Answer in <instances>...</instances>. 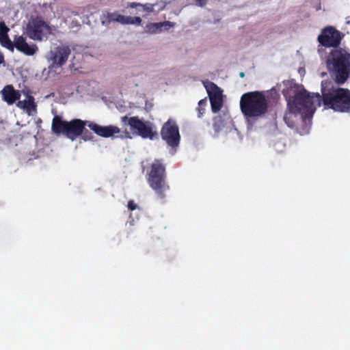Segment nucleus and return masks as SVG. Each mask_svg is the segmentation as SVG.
I'll return each instance as SVG.
<instances>
[{"instance_id":"c85d7f7f","label":"nucleus","mask_w":350,"mask_h":350,"mask_svg":"<svg viewBox=\"0 0 350 350\" xmlns=\"http://www.w3.org/2000/svg\"><path fill=\"white\" fill-rule=\"evenodd\" d=\"M239 76H240L241 77H243L245 76L244 72H240Z\"/></svg>"},{"instance_id":"aec40b11","label":"nucleus","mask_w":350,"mask_h":350,"mask_svg":"<svg viewBox=\"0 0 350 350\" xmlns=\"http://www.w3.org/2000/svg\"><path fill=\"white\" fill-rule=\"evenodd\" d=\"M173 25L170 21H164L161 23H150L147 25L148 31L152 33H157L161 31V28L164 27L165 29H168L172 27Z\"/></svg>"},{"instance_id":"393cba45","label":"nucleus","mask_w":350,"mask_h":350,"mask_svg":"<svg viewBox=\"0 0 350 350\" xmlns=\"http://www.w3.org/2000/svg\"><path fill=\"white\" fill-rule=\"evenodd\" d=\"M137 204L134 202L133 200H129V202H128V208L130 210V211H134L137 208Z\"/></svg>"},{"instance_id":"7ed1b4c3","label":"nucleus","mask_w":350,"mask_h":350,"mask_svg":"<svg viewBox=\"0 0 350 350\" xmlns=\"http://www.w3.org/2000/svg\"><path fill=\"white\" fill-rule=\"evenodd\" d=\"M269 103L263 91H253L243 94L240 98V109L249 121L263 118L268 112Z\"/></svg>"},{"instance_id":"f8f14e48","label":"nucleus","mask_w":350,"mask_h":350,"mask_svg":"<svg viewBox=\"0 0 350 350\" xmlns=\"http://www.w3.org/2000/svg\"><path fill=\"white\" fill-rule=\"evenodd\" d=\"M71 53L68 46H57L50 51V59L53 67H62L64 66Z\"/></svg>"},{"instance_id":"6e6552de","label":"nucleus","mask_w":350,"mask_h":350,"mask_svg":"<svg viewBox=\"0 0 350 350\" xmlns=\"http://www.w3.org/2000/svg\"><path fill=\"white\" fill-rule=\"evenodd\" d=\"M161 137L167 144L172 147H177L180 141L179 127L176 121L173 118H169L161 127Z\"/></svg>"},{"instance_id":"2eb2a0df","label":"nucleus","mask_w":350,"mask_h":350,"mask_svg":"<svg viewBox=\"0 0 350 350\" xmlns=\"http://www.w3.org/2000/svg\"><path fill=\"white\" fill-rule=\"evenodd\" d=\"M3 100L8 105H12L21 98V92L14 88L12 85H6L0 92Z\"/></svg>"},{"instance_id":"5701e85b","label":"nucleus","mask_w":350,"mask_h":350,"mask_svg":"<svg viewBox=\"0 0 350 350\" xmlns=\"http://www.w3.org/2000/svg\"><path fill=\"white\" fill-rule=\"evenodd\" d=\"M207 100L206 98L202 99L198 102V107L197 108L198 112V118H201L205 111V106L206 105Z\"/></svg>"},{"instance_id":"9d476101","label":"nucleus","mask_w":350,"mask_h":350,"mask_svg":"<svg viewBox=\"0 0 350 350\" xmlns=\"http://www.w3.org/2000/svg\"><path fill=\"white\" fill-rule=\"evenodd\" d=\"M102 25L108 26L111 23H118L121 25H137L142 23V18L139 16H124L119 14L118 12H105L100 18Z\"/></svg>"},{"instance_id":"dca6fc26","label":"nucleus","mask_w":350,"mask_h":350,"mask_svg":"<svg viewBox=\"0 0 350 350\" xmlns=\"http://www.w3.org/2000/svg\"><path fill=\"white\" fill-rule=\"evenodd\" d=\"M9 28L3 22L0 23V44L2 46L10 50H14L13 42L8 36Z\"/></svg>"},{"instance_id":"ddd939ff","label":"nucleus","mask_w":350,"mask_h":350,"mask_svg":"<svg viewBox=\"0 0 350 350\" xmlns=\"http://www.w3.org/2000/svg\"><path fill=\"white\" fill-rule=\"evenodd\" d=\"M88 127L97 135L105 138L113 137L121 132L120 129L116 126L109 125L103 126L91 121L88 124Z\"/></svg>"},{"instance_id":"6ab92c4d","label":"nucleus","mask_w":350,"mask_h":350,"mask_svg":"<svg viewBox=\"0 0 350 350\" xmlns=\"http://www.w3.org/2000/svg\"><path fill=\"white\" fill-rule=\"evenodd\" d=\"M16 106L21 109H25L29 114H30L31 111L36 110L34 98L31 95L27 96V100H18L16 103Z\"/></svg>"},{"instance_id":"cd10ccee","label":"nucleus","mask_w":350,"mask_h":350,"mask_svg":"<svg viewBox=\"0 0 350 350\" xmlns=\"http://www.w3.org/2000/svg\"><path fill=\"white\" fill-rule=\"evenodd\" d=\"M165 5H166V4H165V3H162V5H161V6L159 8V11H160V10H163L165 8Z\"/></svg>"},{"instance_id":"f03ea898","label":"nucleus","mask_w":350,"mask_h":350,"mask_svg":"<svg viewBox=\"0 0 350 350\" xmlns=\"http://www.w3.org/2000/svg\"><path fill=\"white\" fill-rule=\"evenodd\" d=\"M321 100L326 108L338 112H350V90L335 88L332 81L325 80L321 82Z\"/></svg>"},{"instance_id":"9b49d317","label":"nucleus","mask_w":350,"mask_h":350,"mask_svg":"<svg viewBox=\"0 0 350 350\" xmlns=\"http://www.w3.org/2000/svg\"><path fill=\"white\" fill-rule=\"evenodd\" d=\"M50 28L47 23L41 18L31 19L26 28L27 34L33 40H42L43 37L49 32Z\"/></svg>"},{"instance_id":"423d86ee","label":"nucleus","mask_w":350,"mask_h":350,"mask_svg":"<svg viewBox=\"0 0 350 350\" xmlns=\"http://www.w3.org/2000/svg\"><path fill=\"white\" fill-rule=\"evenodd\" d=\"M166 178L165 165L161 160L154 159L150 165L147 181L150 187L161 199L165 198V192L170 189V186L166 182Z\"/></svg>"},{"instance_id":"1a4fd4ad","label":"nucleus","mask_w":350,"mask_h":350,"mask_svg":"<svg viewBox=\"0 0 350 350\" xmlns=\"http://www.w3.org/2000/svg\"><path fill=\"white\" fill-rule=\"evenodd\" d=\"M342 33L333 26L323 28L317 37L319 44L326 48H337L341 43Z\"/></svg>"},{"instance_id":"39448f33","label":"nucleus","mask_w":350,"mask_h":350,"mask_svg":"<svg viewBox=\"0 0 350 350\" xmlns=\"http://www.w3.org/2000/svg\"><path fill=\"white\" fill-rule=\"evenodd\" d=\"M90 121L75 118L70 121L64 120L59 116H55L52 120L51 131L57 135H63L69 139L74 141L80 137L83 129Z\"/></svg>"},{"instance_id":"f257e3e1","label":"nucleus","mask_w":350,"mask_h":350,"mask_svg":"<svg viewBox=\"0 0 350 350\" xmlns=\"http://www.w3.org/2000/svg\"><path fill=\"white\" fill-rule=\"evenodd\" d=\"M284 85L286 88L282 94L288 100L289 111L285 113L284 120L289 128L295 129L299 119L305 121L312 117L316 111L315 105L320 106V94H310L293 81H288Z\"/></svg>"},{"instance_id":"0eeeda50","label":"nucleus","mask_w":350,"mask_h":350,"mask_svg":"<svg viewBox=\"0 0 350 350\" xmlns=\"http://www.w3.org/2000/svg\"><path fill=\"white\" fill-rule=\"evenodd\" d=\"M121 122L124 126H130V129L133 134L144 139H154L158 138L157 132L152 129V124L148 121L139 119L138 116H122Z\"/></svg>"},{"instance_id":"b1692460","label":"nucleus","mask_w":350,"mask_h":350,"mask_svg":"<svg viewBox=\"0 0 350 350\" xmlns=\"http://www.w3.org/2000/svg\"><path fill=\"white\" fill-rule=\"evenodd\" d=\"M81 139L84 141H90L94 138L93 135L87 129H83V134L81 135Z\"/></svg>"},{"instance_id":"4468645a","label":"nucleus","mask_w":350,"mask_h":350,"mask_svg":"<svg viewBox=\"0 0 350 350\" xmlns=\"http://www.w3.org/2000/svg\"><path fill=\"white\" fill-rule=\"evenodd\" d=\"M13 45L18 51L29 56L34 55L38 51L37 46L34 44H29L23 36H15Z\"/></svg>"},{"instance_id":"c756f323","label":"nucleus","mask_w":350,"mask_h":350,"mask_svg":"<svg viewBox=\"0 0 350 350\" xmlns=\"http://www.w3.org/2000/svg\"><path fill=\"white\" fill-rule=\"evenodd\" d=\"M301 135H303L304 133H308V130L306 131L305 132H299Z\"/></svg>"},{"instance_id":"20e7f679","label":"nucleus","mask_w":350,"mask_h":350,"mask_svg":"<svg viewBox=\"0 0 350 350\" xmlns=\"http://www.w3.org/2000/svg\"><path fill=\"white\" fill-rule=\"evenodd\" d=\"M327 70L338 85L343 84L350 76V53L342 48L332 50L326 59Z\"/></svg>"},{"instance_id":"a211bd4d","label":"nucleus","mask_w":350,"mask_h":350,"mask_svg":"<svg viewBox=\"0 0 350 350\" xmlns=\"http://www.w3.org/2000/svg\"><path fill=\"white\" fill-rule=\"evenodd\" d=\"M157 5V3H146L145 4H142L137 2H129L127 3V8H136L137 11H144L147 13H151L154 12V7Z\"/></svg>"},{"instance_id":"4be33fe9","label":"nucleus","mask_w":350,"mask_h":350,"mask_svg":"<svg viewBox=\"0 0 350 350\" xmlns=\"http://www.w3.org/2000/svg\"><path fill=\"white\" fill-rule=\"evenodd\" d=\"M213 129L215 133H219L224 126V120L221 116H217L213 118Z\"/></svg>"},{"instance_id":"a878e982","label":"nucleus","mask_w":350,"mask_h":350,"mask_svg":"<svg viewBox=\"0 0 350 350\" xmlns=\"http://www.w3.org/2000/svg\"><path fill=\"white\" fill-rule=\"evenodd\" d=\"M198 6L203 7L207 3L208 0H195Z\"/></svg>"},{"instance_id":"bb28decb","label":"nucleus","mask_w":350,"mask_h":350,"mask_svg":"<svg viewBox=\"0 0 350 350\" xmlns=\"http://www.w3.org/2000/svg\"><path fill=\"white\" fill-rule=\"evenodd\" d=\"M4 62V55L1 51H0V64Z\"/></svg>"},{"instance_id":"f3484780","label":"nucleus","mask_w":350,"mask_h":350,"mask_svg":"<svg viewBox=\"0 0 350 350\" xmlns=\"http://www.w3.org/2000/svg\"><path fill=\"white\" fill-rule=\"evenodd\" d=\"M209 98L222 97V91L216 84L211 81L204 82Z\"/></svg>"},{"instance_id":"7c9ffc66","label":"nucleus","mask_w":350,"mask_h":350,"mask_svg":"<svg viewBox=\"0 0 350 350\" xmlns=\"http://www.w3.org/2000/svg\"><path fill=\"white\" fill-rule=\"evenodd\" d=\"M125 133L126 134V135H129V133L126 130H125Z\"/></svg>"},{"instance_id":"412c9836","label":"nucleus","mask_w":350,"mask_h":350,"mask_svg":"<svg viewBox=\"0 0 350 350\" xmlns=\"http://www.w3.org/2000/svg\"><path fill=\"white\" fill-rule=\"evenodd\" d=\"M211 105V109L213 113L218 112L222 106L223 103V98L222 97L219 98H209Z\"/></svg>"}]
</instances>
